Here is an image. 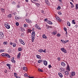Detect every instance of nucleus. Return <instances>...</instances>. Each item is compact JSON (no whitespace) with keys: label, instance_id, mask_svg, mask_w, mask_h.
<instances>
[{"label":"nucleus","instance_id":"obj_1","mask_svg":"<svg viewBox=\"0 0 78 78\" xmlns=\"http://www.w3.org/2000/svg\"><path fill=\"white\" fill-rule=\"evenodd\" d=\"M4 34L2 32H0V39H3L4 38Z\"/></svg>","mask_w":78,"mask_h":78},{"label":"nucleus","instance_id":"obj_2","mask_svg":"<svg viewBox=\"0 0 78 78\" xmlns=\"http://www.w3.org/2000/svg\"><path fill=\"white\" fill-rule=\"evenodd\" d=\"M38 52L39 53H46V49H44V50H43L42 49H40L38 51Z\"/></svg>","mask_w":78,"mask_h":78},{"label":"nucleus","instance_id":"obj_3","mask_svg":"<svg viewBox=\"0 0 78 78\" xmlns=\"http://www.w3.org/2000/svg\"><path fill=\"white\" fill-rule=\"evenodd\" d=\"M5 26L7 29H9L10 28V26H9V24H8V23H5Z\"/></svg>","mask_w":78,"mask_h":78},{"label":"nucleus","instance_id":"obj_4","mask_svg":"<svg viewBox=\"0 0 78 78\" xmlns=\"http://www.w3.org/2000/svg\"><path fill=\"white\" fill-rule=\"evenodd\" d=\"M60 50L62 51H63V53H67V50L64 49V48H62L60 49Z\"/></svg>","mask_w":78,"mask_h":78},{"label":"nucleus","instance_id":"obj_5","mask_svg":"<svg viewBox=\"0 0 78 78\" xmlns=\"http://www.w3.org/2000/svg\"><path fill=\"white\" fill-rule=\"evenodd\" d=\"M20 42V43H21L22 44H23L24 45H25V43L22 41V39H20L19 40Z\"/></svg>","mask_w":78,"mask_h":78},{"label":"nucleus","instance_id":"obj_6","mask_svg":"<svg viewBox=\"0 0 78 78\" xmlns=\"http://www.w3.org/2000/svg\"><path fill=\"white\" fill-rule=\"evenodd\" d=\"M35 28H37V29H38V30H41V28L39 25H38L37 24H36L35 26Z\"/></svg>","mask_w":78,"mask_h":78},{"label":"nucleus","instance_id":"obj_7","mask_svg":"<svg viewBox=\"0 0 78 78\" xmlns=\"http://www.w3.org/2000/svg\"><path fill=\"white\" fill-rule=\"evenodd\" d=\"M45 1L46 4L47 5H48L49 6L50 5V3L48 0H45Z\"/></svg>","mask_w":78,"mask_h":78},{"label":"nucleus","instance_id":"obj_8","mask_svg":"<svg viewBox=\"0 0 78 78\" xmlns=\"http://www.w3.org/2000/svg\"><path fill=\"white\" fill-rule=\"evenodd\" d=\"M26 20L27 22L29 23H32L31 21L29 19H26Z\"/></svg>","mask_w":78,"mask_h":78},{"label":"nucleus","instance_id":"obj_9","mask_svg":"<svg viewBox=\"0 0 78 78\" xmlns=\"http://www.w3.org/2000/svg\"><path fill=\"white\" fill-rule=\"evenodd\" d=\"M31 1L32 3H34L35 5H36L37 6H40V4H39L36 3V2H33V1Z\"/></svg>","mask_w":78,"mask_h":78},{"label":"nucleus","instance_id":"obj_10","mask_svg":"<svg viewBox=\"0 0 78 78\" xmlns=\"http://www.w3.org/2000/svg\"><path fill=\"white\" fill-rule=\"evenodd\" d=\"M14 58L12 57L11 59V61H12V62H13V63H15L16 62V61L14 60Z\"/></svg>","mask_w":78,"mask_h":78},{"label":"nucleus","instance_id":"obj_11","mask_svg":"<svg viewBox=\"0 0 78 78\" xmlns=\"http://www.w3.org/2000/svg\"><path fill=\"white\" fill-rule=\"evenodd\" d=\"M58 76H59L60 78H62V77H63L62 74L61 73H58Z\"/></svg>","mask_w":78,"mask_h":78},{"label":"nucleus","instance_id":"obj_12","mask_svg":"<svg viewBox=\"0 0 78 78\" xmlns=\"http://www.w3.org/2000/svg\"><path fill=\"white\" fill-rule=\"evenodd\" d=\"M65 74L66 75H69V73L68 72V71H66L65 72Z\"/></svg>","mask_w":78,"mask_h":78},{"label":"nucleus","instance_id":"obj_13","mask_svg":"<svg viewBox=\"0 0 78 78\" xmlns=\"http://www.w3.org/2000/svg\"><path fill=\"white\" fill-rule=\"evenodd\" d=\"M61 64L62 66L63 67H65L66 66V64L64 62H62L61 63Z\"/></svg>","mask_w":78,"mask_h":78},{"label":"nucleus","instance_id":"obj_14","mask_svg":"<svg viewBox=\"0 0 78 78\" xmlns=\"http://www.w3.org/2000/svg\"><path fill=\"white\" fill-rule=\"evenodd\" d=\"M35 36H31V37H32V42H34V38H35Z\"/></svg>","mask_w":78,"mask_h":78},{"label":"nucleus","instance_id":"obj_15","mask_svg":"<svg viewBox=\"0 0 78 78\" xmlns=\"http://www.w3.org/2000/svg\"><path fill=\"white\" fill-rule=\"evenodd\" d=\"M43 62L45 66L47 65V62L46 61H43Z\"/></svg>","mask_w":78,"mask_h":78},{"label":"nucleus","instance_id":"obj_16","mask_svg":"<svg viewBox=\"0 0 78 78\" xmlns=\"http://www.w3.org/2000/svg\"><path fill=\"white\" fill-rule=\"evenodd\" d=\"M42 37L43 38H44V39H47V37L45 35V34H44L43 35Z\"/></svg>","mask_w":78,"mask_h":78},{"label":"nucleus","instance_id":"obj_17","mask_svg":"<svg viewBox=\"0 0 78 78\" xmlns=\"http://www.w3.org/2000/svg\"><path fill=\"white\" fill-rule=\"evenodd\" d=\"M23 69L24 70H25V71H28V68L27 67H23Z\"/></svg>","mask_w":78,"mask_h":78},{"label":"nucleus","instance_id":"obj_18","mask_svg":"<svg viewBox=\"0 0 78 78\" xmlns=\"http://www.w3.org/2000/svg\"><path fill=\"white\" fill-rule=\"evenodd\" d=\"M21 55V53L20 52L17 55V58H20V56Z\"/></svg>","mask_w":78,"mask_h":78},{"label":"nucleus","instance_id":"obj_19","mask_svg":"<svg viewBox=\"0 0 78 78\" xmlns=\"http://www.w3.org/2000/svg\"><path fill=\"white\" fill-rule=\"evenodd\" d=\"M15 19L16 20H19V19H20V18L19 17L17 16H15Z\"/></svg>","mask_w":78,"mask_h":78},{"label":"nucleus","instance_id":"obj_20","mask_svg":"<svg viewBox=\"0 0 78 78\" xmlns=\"http://www.w3.org/2000/svg\"><path fill=\"white\" fill-rule=\"evenodd\" d=\"M35 34H35V32H33L31 34V36H35Z\"/></svg>","mask_w":78,"mask_h":78},{"label":"nucleus","instance_id":"obj_21","mask_svg":"<svg viewBox=\"0 0 78 78\" xmlns=\"http://www.w3.org/2000/svg\"><path fill=\"white\" fill-rule=\"evenodd\" d=\"M36 56L37 58H38V59H41V56H40V55H37Z\"/></svg>","mask_w":78,"mask_h":78},{"label":"nucleus","instance_id":"obj_22","mask_svg":"<svg viewBox=\"0 0 78 78\" xmlns=\"http://www.w3.org/2000/svg\"><path fill=\"white\" fill-rule=\"evenodd\" d=\"M2 56H6V55H7V54L3 53L1 54Z\"/></svg>","mask_w":78,"mask_h":78},{"label":"nucleus","instance_id":"obj_23","mask_svg":"<svg viewBox=\"0 0 78 78\" xmlns=\"http://www.w3.org/2000/svg\"><path fill=\"white\" fill-rule=\"evenodd\" d=\"M1 11L2 12H5V10L3 8H1Z\"/></svg>","mask_w":78,"mask_h":78},{"label":"nucleus","instance_id":"obj_24","mask_svg":"<svg viewBox=\"0 0 78 78\" xmlns=\"http://www.w3.org/2000/svg\"><path fill=\"white\" fill-rule=\"evenodd\" d=\"M12 45L13 47H16V43H13Z\"/></svg>","mask_w":78,"mask_h":78},{"label":"nucleus","instance_id":"obj_25","mask_svg":"<svg viewBox=\"0 0 78 78\" xmlns=\"http://www.w3.org/2000/svg\"><path fill=\"white\" fill-rule=\"evenodd\" d=\"M14 76L16 77V78H17L18 76H17V74L16 73H14Z\"/></svg>","mask_w":78,"mask_h":78},{"label":"nucleus","instance_id":"obj_26","mask_svg":"<svg viewBox=\"0 0 78 78\" xmlns=\"http://www.w3.org/2000/svg\"><path fill=\"white\" fill-rule=\"evenodd\" d=\"M67 69H68L69 71H70V67H69V64L67 65Z\"/></svg>","mask_w":78,"mask_h":78},{"label":"nucleus","instance_id":"obj_27","mask_svg":"<svg viewBox=\"0 0 78 78\" xmlns=\"http://www.w3.org/2000/svg\"><path fill=\"white\" fill-rule=\"evenodd\" d=\"M48 24H50V25H52L53 24V23L51 21H48Z\"/></svg>","mask_w":78,"mask_h":78},{"label":"nucleus","instance_id":"obj_28","mask_svg":"<svg viewBox=\"0 0 78 78\" xmlns=\"http://www.w3.org/2000/svg\"><path fill=\"white\" fill-rule=\"evenodd\" d=\"M71 75L72 76H75V72H73L71 73Z\"/></svg>","mask_w":78,"mask_h":78},{"label":"nucleus","instance_id":"obj_29","mask_svg":"<svg viewBox=\"0 0 78 78\" xmlns=\"http://www.w3.org/2000/svg\"><path fill=\"white\" fill-rule=\"evenodd\" d=\"M76 10L78 9V4H77L76 5Z\"/></svg>","mask_w":78,"mask_h":78},{"label":"nucleus","instance_id":"obj_30","mask_svg":"<svg viewBox=\"0 0 78 78\" xmlns=\"http://www.w3.org/2000/svg\"><path fill=\"white\" fill-rule=\"evenodd\" d=\"M67 25L68 26H69V27H70V22H68L67 23Z\"/></svg>","mask_w":78,"mask_h":78},{"label":"nucleus","instance_id":"obj_31","mask_svg":"<svg viewBox=\"0 0 78 78\" xmlns=\"http://www.w3.org/2000/svg\"><path fill=\"white\" fill-rule=\"evenodd\" d=\"M51 34H53V35H56V33L55 31L52 32Z\"/></svg>","mask_w":78,"mask_h":78},{"label":"nucleus","instance_id":"obj_32","mask_svg":"<svg viewBox=\"0 0 78 78\" xmlns=\"http://www.w3.org/2000/svg\"><path fill=\"white\" fill-rule=\"evenodd\" d=\"M20 7H21V5H20V4H18L17 6V7L18 8H20Z\"/></svg>","mask_w":78,"mask_h":78},{"label":"nucleus","instance_id":"obj_33","mask_svg":"<svg viewBox=\"0 0 78 78\" xmlns=\"http://www.w3.org/2000/svg\"><path fill=\"white\" fill-rule=\"evenodd\" d=\"M18 50L19 51H22V48L20 47L18 49Z\"/></svg>","mask_w":78,"mask_h":78},{"label":"nucleus","instance_id":"obj_34","mask_svg":"<svg viewBox=\"0 0 78 78\" xmlns=\"http://www.w3.org/2000/svg\"><path fill=\"white\" fill-rule=\"evenodd\" d=\"M13 44V43H12V42H10L9 43V46H11Z\"/></svg>","mask_w":78,"mask_h":78},{"label":"nucleus","instance_id":"obj_35","mask_svg":"<svg viewBox=\"0 0 78 78\" xmlns=\"http://www.w3.org/2000/svg\"><path fill=\"white\" fill-rule=\"evenodd\" d=\"M8 17L9 18H11V17H12L11 16V14H9V15L8 16Z\"/></svg>","mask_w":78,"mask_h":78},{"label":"nucleus","instance_id":"obj_36","mask_svg":"<svg viewBox=\"0 0 78 78\" xmlns=\"http://www.w3.org/2000/svg\"><path fill=\"white\" fill-rule=\"evenodd\" d=\"M6 56L7 57H8V58H11V56H10V55H9V54H7V55H6Z\"/></svg>","mask_w":78,"mask_h":78},{"label":"nucleus","instance_id":"obj_37","mask_svg":"<svg viewBox=\"0 0 78 78\" xmlns=\"http://www.w3.org/2000/svg\"><path fill=\"white\" fill-rule=\"evenodd\" d=\"M8 44V42L7 41H5L3 42V44L4 45H6Z\"/></svg>","mask_w":78,"mask_h":78},{"label":"nucleus","instance_id":"obj_38","mask_svg":"<svg viewBox=\"0 0 78 78\" xmlns=\"http://www.w3.org/2000/svg\"><path fill=\"white\" fill-rule=\"evenodd\" d=\"M38 71H39V72H43V70H42V69H38Z\"/></svg>","mask_w":78,"mask_h":78},{"label":"nucleus","instance_id":"obj_39","mask_svg":"<svg viewBox=\"0 0 78 78\" xmlns=\"http://www.w3.org/2000/svg\"><path fill=\"white\" fill-rule=\"evenodd\" d=\"M21 31H25V29L23 28H21Z\"/></svg>","mask_w":78,"mask_h":78},{"label":"nucleus","instance_id":"obj_40","mask_svg":"<svg viewBox=\"0 0 78 78\" xmlns=\"http://www.w3.org/2000/svg\"><path fill=\"white\" fill-rule=\"evenodd\" d=\"M32 31V30H30V29H28L27 30V31L29 33H31Z\"/></svg>","mask_w":78,"mask_h":78},{"label":"nucleus","instance_id":"obj_41","mask_svg":"<svg viewBox=\"0 0 78 78\" xmlns=\"http://www.w3.org/2000/svg\"><path fill=\"white\" fill-rule=\"evenodd\" d=\"M24 76H25V77H27V78L28 77V74L27 73H25L24 74Z\"/></svg>","mask_w":78,"mask_h":78},{"label":"nucleus","instance_id":"obj_42","mask_svg":"<svg viewBox=\"0 0 78 78\" xmlns=\"http://www.w3.org/2000/svg\"><path fill=\"white\" fill-rule=\"evenodd\" d=\"M72 23L73 24H75V20H73L72 21Z\"/></svg>","mask_w":78,"mask_h":78},{"label":"nucleus","instance_id":"obj_43","mask_svg":"<svg viewBox=\"0 0 78 78\" xmlns=\"http://www.w3.org/2000/svg\"><path fill=\"white\" fill-rule=\"evenodd\" d=\"M61 9V7H60V6H58V7L57 8V9Z\"/></svg>","mask_w":78,"mask_h":78},{"label":"nucleus","instance_id":"obj_44","mask_svg":"<svg viewBox=\"0 0 78 78\" xmlns=\"http://www.w3.org/2000/svg\"><path fill=\"white\" fill-rule=\"evenodd\" d=\"M58 14H59V15H62V13H61V12H58Z\"/></svg>","mask_w":78,"mask_h":78},{"label":"nucleus","instance_id":"obj_45","mask_svg":"<svg viewBox=\"0 0 78 78\" xmlns=\"http://www.w3.org/2000/svg\"><path fill=\"white\" fill-rule=\"evenodd\" d=\"M16 26H19V23L16 22Z\"/></svg>","mask_w":78,"mask_h":78},{"label":"nucleus","instance_id":"obj_46","mask_svg":"<svg viewBox=\"0 0 78 78\" xmlns=\"http://www.w3.org/2000/svg\"><path fill=\"white\" fill-rule=\"evenodd\" d=\"M42 62V60H40L38 61V63H41Z\"/></svg>","mask_w":78,"mask_h":78},{"label":"nucleus","instance_id":"obj_47","mask_svg":"<svg viewBox=\"0 0 78 78\" xmlns=\"http://www.w3.org/2000/svg\"><path fill=\"white\" fill-rule=\"evenodd\" d=\"M57 37H60V36H61V35H60V34H58L57 35Z\"/></svg>","mask_w":78,"mask_h":78},{"label":"nucleus","instance_id":"obj_48","mask_svg":"<svg viewBox=\"0 0 78 78\" xmlns=\"http://www.w3.org/2000/svg\"><path fill=\"white\" fill-rule=\"evenodd\" d=\"M55 18H56V19H57V20H59V18L58 16H56Z\"/></svg>","mask_w":78,"mask_h":78},{"label":"nucleus","instance_id":"obj_49","mask_svg":"<svg viewBox=\"0 0 78 78\" xmlns=\"http://www.w3.org/2000/svg\"><path fill=\"white\" fill-rule=\"evenodd\" d=\"M27 26H28V25L27 24H25L24 25V27H27Z\"/></svg>","mask_w":78,"mask_h":78},{"label":"nucleus","instance_id":"obj_50","mask_svg":"<svg viewBox=\"0 0 78 78\" xmlns=\"http://www.w3.org/2000/svg\"><path fill=\"white\" fill-rule=\"evenodd\" d=\"M58 61H60L61 60V58H60V57H58Z\"/></svg>","mask_w":78,"mask_h":78},{"label":"nucleus","instance_id":"obj_51","mask_svg":"<svg viewBox=\"0 0 78 78\" xmlns=\"http://www.w3.org/2000/svg\"><path fill=\"white\" fill-rule=\"evenodd\" d=\"M58 20V22H61V21L62 20H61V19H60V18H59V19H58V20Z\"/></svg>","mask_w":78,"mask_h":78},{"label":"nucleus","instance_id":"obj_52","mask_svg":"<svg viewBox=\"0 0 78 78\" xmlns=\"http://www.w3.org/2000/svg\"><path fill=\"white\" fill-rule=\"evenodd\" d=\"M48 67H49V69H50V68H51V65H49L48 66Z\"/></svg>","mask_w":78,"mask_h":78},{"label":"nucleus","instance_id":"obj_53","mask_svg":"<svg viewBox=\"0 0 78 78\" xmlns=\"http://www.w3.org/2000/svg\"><path fill=\"white\" fill-rule=\"evenodd\" d=\"M64 30L65 31H67V28L66 27H64Z\"/></svg>","mask_w":78,"mask_h":78},{"label":"nucleus","instance_id":"obj_54","mask_svg":"<svg viewBox=\"0 0 78 78\" xmlns=\"http://www.w3.org/2000/svg\"><path fill=\"white\" fill-rule=\"evenodd\" d=\"M6 65L7 66H8V67H9V66H10V64H6Z\"/></svg>","mask_w":78,"mask_h":78},{"label":"nucleus","instance_id":"obj_55","mask_svg":"<svg viewBox=\"0 0 78 78\" xmlns=\"http://www.w3.org/2000/svg\"><path fill=\"white\" fill-rule=\"evenodd\" d=\"M4 51V50L1 49L0 50V52H3Z\"/></svg>","mask_w":78,"mask_h":78},{"label":"nucleus","instance_id":"obj_56","mask_svg":"<svg viewBox=\"0 0 78 78\" xmlns=\"http://www.w3.org/2000/svg\"><path fill=\"white\" fill-rule=\"evenodd\" d=\"M53 28L52 26H49L48 28Z\"/></svg>","mask_w":78,"mask_h":78},{"label":"nucleus","instance_id":"obj_57","mask_svg":"<svg viewBox=\"0 0 78 78\" xmlns=\"http://www.w3.org/2000/svg\"><path fill=\"white\" fill-rule=\"evenodd\" d=\"M12 4H16V2H14V1L13 2H12Z\"/></svg>","mask_w":78,"mask_h":78},{"label":"nucleus","instance_id":"obj_58","mask_svg":"<svg viewBox=\"0 0 78 78\" xmlns=\"http://www.w3.org/2000/svg\"><path fill=\"white\" fill-rule=\"evenodd\" d=\"M73 7H74V5L73 4V5H72V6H71V8H73Z\"/></svg>","mask_w":78,"mask_h":78},{"label":"nucleus","instance_id":"obj_59","mask_svg":"<svg viewBox=\"0 0 78 78\" xmlns=\"http://www.w3.org/2000/svg\"><path fill=\"white\" fill-rule=\"evenodd\" d=\"M75 28H77L78 27V25H76L75 26Z\"/></svg>","mask_w":78,"mask_h":78},{"label":"nucleus","instance_id":"obj_60","mask_svg":"<svg viewBox=\"0 0 78 78\" xmlns=\"http://www.w3.org/2000/svg\"><path fill=\"white\" fill-rule=\"evenodd\" d=\"M33 0L34 2H38V0Z\"/></svg>","mask_w":78,"mask_h":78},{"label":"nucleus","instance_id":"obj_61","mask_svg":"<svg viewBox=\"0 0 78 78\" xmlns=\"http://www.w3.org/2000/svg\"><path fill=\"white\" fill-rule=\"evenodd\" d=\"M44 21H45L46 22H47V19H44Z\"/></svg>","mask_w":78,"mask_h":78},{"label":"nucleus","instance_id":"obj_62","mask_svg":"<svg viewBox=\"0 0 78 78\" xmlns=\"http://www.w3.org/2000/svg\"><path fill=\"white\" fill-rule=\"evenodd\" d=\"M41 13H44V10H41Z\"/></svg>","mask_w":78,"mask_h":78},{"label":"nucleus","instance_id":"obj_63","mask_svg":"<svg viewBox=\"0 0 78 78\" xmlns=\"http://www.w3.org/2000/svg\"><path fill=\"white\" fill-rule=\"evenodd\" d=\"M46 27H47L48 28L49 27V26H48V25H46Z\"/></svg>","mask_w":78,"mask_h":78},{"label":"nucleus","instance_id":"obj_64","mask_svg":"<svg viewBox=\"0 0 78 78\" xmlns=\"http://www.w3.org/2000/svg\"><path fill=\"white\" fill-rule=\"evenodd\" d=\"M5 73H7V70H5V71H4Z\"/></svg>","mask_w":78,"mask_h":78}]
</instances>
